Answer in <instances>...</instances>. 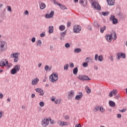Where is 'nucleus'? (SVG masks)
<instances>
[{
  "mask_svg": "<svg viewBox=\"0 0 127 127\" xmlns=\"http://www.w3.org/2000/svg\"><path fill=\"white\" fill-rule=\"evenodd\" d=\"M112 92L113 93L114 96H116V95H117V94H118V91L115 89H114L113 91H112Z\"/></svg>",
  "mask_w": 127,
  "mask_h": 127,
  "instance_id": "c03bdc74",
  "label": "nucleus"
},
{
  "mask_svg": "<svg viewBox=\"0 0 127 127\" xmlns=\"http://www.w3.org/2000/svg\"><path fill=\"white\" fill-rule=\"evenodd\" d=\"M60 30H61V31H63V30H65V26L62 25L60 26Z\"/></svg>",
  "mask_w": 127,
  "mask_h": 127,
  "instance_id": "c756f323",
  "label": "nucleus"
},
{
  "mask_svg": "<svg viewBox=\"0 0 127 127\" xmlns=\"http://www.w3.org/2000/svg\"><path fill=\"white\" fill-rule=\"evenodd\" d=\"M49 68V66H48V65H46L45 66V70H46V71H48Z\"/></svg>",
  "mask_w": 127,
  "mask_h": 127,
  "instance_id": "6e6d98bb",
  "label": "nucleus"
},
{
  "mask_svg": "<svg viewBox=\"0 0 127 127\" xmlns=\"http://www.w3.org/2000/svg\"><path fill=\"white\" fill-rule=\"evenodd\" d=\"M98 54H96L95 56V61H98Z\"/></svg>",
  "mask_w": 127,
  "mask_h": 127,
  "instance_id": "5fc2aeb1",
  "label": "nucleus"
},
{
  "mask_svg": "<svg viewBox=\"0 0 127 127\" xmlns=\"http://www.w3.org/2000/svg\"><path fill=\"white\" fill-rule=\"evenodd\" d=\"M31 41H32V42H33V43H34V42H35V41H36L35 37H33L31 39Z\"/></svg>",
  "mask_w": 127,
  "mask_h": 127,
  "instance_id": "8fccbe9b",
  "label": "nucleus"
},
{
  "mask_svg": "<svg viewBox=\"0 0 127 127\" xmlns=\"http://www.w3.org/2000/svg\"><path fill=\"white\" fill-rule=\"evenodd\" d=\"M54 15V11H52L50 14H46L45 15L46 18H52Z\"/></svg>",
  "mask_w": 127,
  "mask_h": 127,
  "instance_id": "9b49d317",
  "label": "nucleus"
},
{
  "mask_svg": "<svg viewBox=\"0 0 127 127\" xmlns=\"http://www.w3.org/2000/svg\"><path fill=\"white\" fill-rule=\"evenodd\" d=\"M75 127H82V126L80 124H76Z\"/></svg>",
  "mask_w": 127,
  "mask_h": 127,
  "instance_id": "0e129e2a",
  "label": "nucleus"
},
{
  "mask_svg": "<svg viewBox=\"0 0 127 127\" xmlns=\"http://www.w3.org/2000/svg\"><path fill=\"white\" fill-rule=\"evenodd\" d=\"M99 110L101 113H105V109H104V108L100 107Z\"/></svg>",
  "mask_w": 127,
  "mask_h": 127,
  "instance_id": "ea45409f",
  "label": "nucleus"
},
{
  "mask_svg": "<svg viewBox=\"0 0 127 127\" xmlns=\"http://www.w3.org/2000/svg\"><path fill=\"white\" fill-rule=\"evenodd\" d=\"M74 95H75V92H74L73 90H71L69 92H68V99H72V98L74 97Z\"/></svg>",
  "mask_w": 127,
  "mask_h": 127,
  "instance_id": "ddd939ff",
  "label": "nucleus"
},
{
  "mask_svg": "<svg viewBox=\"0 0 127 127\" xmlns=\"http://www.w3.org/2000/svg\"><path fill=\"white\" fill-rule=\"evenodd\" d=\"M38 82H39V79H38L37 77H36L34 79L32 80V85L33 86L37 85V84H38Z\"/></svg>",
  "mask_w": 127,
  "mask_h": 127,
  "instance_id": "f8f14e48",
  "label": "nucleus"
},
{
  "mask_svg": "<svg viewBox=\"0 0 127 127\" xmlns=\"http://www.w3.org/2000/svg\"><path fill=\"white\" fill-rule=\"evenodd\" d=\"M92 5L94 7L96 8V9H98V10H100V9L101 8V6L98 2H94L92 3Z\"/></svg>",
  "mask_w": 127,
  "mask_h": 127,
  "instance_id": "6e6552de",
  "label": "nucleus"
},
{
  "mask_svg": "<svg viewBox=\"0 0 127 127\" xmlns=\"http://www.w3.org/2000/svg\"><path fill=\"white\" fill-rule=\"evenodd\" d=\"M35 91L37 93H39L40 96H43V95H44V91H43V90L41 89V88H36Z\"/></svg>",
  "mask_w": 127,
  "mask_h": 127,
  "instance_id": "9d476101",
  "label": "nucleus"
},
{
  "mask_svg": "<svg viewBox=\"0 0 127 127\" xmlns=\"http://www.w3.org/2000/svg\"><path fill=\"white\" fill-rule=\"evenodd\" d=\"M16 70H15V69L13 68L11 70V74H12L13 75H14V74H16Z\"/></svg>",
  "mask_w": 127,
  "mask_h": 127,
  "instance_id": "72a5a7b5",
  "label": "nucleus"
},
{
  "mask_svg": "<svg viewBox=\"0 0 127 127\" xmlns=\"http://www.w3.org/2000/svg\"><path fill=\"white\" fill-rule=\"evenodd\" d=\"M89 60H91V59H90V58H86V60H85V61L86 62H87V63H89V62H90L89 61Z\"/></svg>",
  "mask_w": 127,
  "mask_h": 127,
  "instance_id": "603ef678",
  "label": "nucleus"
},
{
  "mask_svg": "<svg viewBox=\"0 0 127 127\" xmlns=\"http://www.w3.org/2000/svg\"><path fill=\"white\" fill-rule=\"evenodd\" d=\"M54 28L53 27V26H49V33H53V31Z\"/></svg>",
  "mask_w": 127,
  "mask_h": 127,
  "instance_id": "a211bd4d",
  "label": "nucleus"
},
{
  "mask_svg": "<svg viewBox=\"0 0 127 127\" xmlns=\"http://www.w3.org/2000/svg\"><path fill=\"white\" fill-rule=\"evenodd\" d=\"M54 2L55 4H57V5H59V6L60 5V3L56 2V1H55V0H54Z\"/></svg>",
  "mask_w": 127,
  "mask_h": 127,
  "instance_id": "4d7b16f0",
  "label": "nucleus"
},
{
  "mask_svg": "<svg viewBox=\"0 0 127 127\" xmlns=\"http://www.w3.org/2000/svg\"><path fill=\"white\" fill-rule=\"evenodd\" d=\"M70 67L71 68H73V67H74V64L71 63V64H70Z\"/></svg>",
  "mask_w": 127,
  "mask_h": 127,
  "instance_id": "69168bd1",
  "label": "nucleus"
},
{
  "mask_svg": "<svg viewBox=\"0 0 127 127\" xmlns=\"http://www.w3.org/2000/svg\"><path fill=\"white\" fill-rule=\"evenodd\" d=\"M71 26V22H68L67 24V27H69V26Z\"/></svg>",
  "mask_w": 127,
  "mask_h": 127,
  "instance_id": "bf43d9fd",
  "label": "nucleus"
},
{
  "mask_svg": "<svg viewBox=\"0 0 127 127\" xmlns=\"http://www.w3.org/2000/svg\"><path fill=\"white\" fill-rule=\"evenodd\" d=\"M82 97H83V93H81V95L76 96L75 100H80V99H82Z\"/></svg>",
  "mask_w": 127,
  "mask_h": 127,
  "instance_id": "412c9836",
  "label": "nucleus"
},
{
  "mask_svg": "<svg viewBox=\"0 0 127 127\" xmlns=\"http://www.w3.org/2000/svg\"><path fill=\"white\" fill-rule=\"evenodd\" d=\"M37 46H41L42 45V42L41 40H39L37 42H36Z\"/></svg>",
  "mask_w": 127,
  "mask_h": 127,
  "instance_id": "cd10ccee",
  "label": "nucleus"
},
{
  "mask_svg": "<svg viewBox=\"0 0 127 127\" xmlns=\"http://www.w3.org/2000/svg\"><path fill=\"white\" fill-rule=\"evenodd\" d=\"M40 7L41 9H44V8H45V7H46V5H45V3L42 2V3H41Z\"/></svg>",
  "mask_w": 127,
  "mask_h": 127,
  "instance_id": "4be33fe9",
  "label": "nucleus"
},
{
  "mask_svg": "<svg viewBox=\"0 0 127 127\" xmlns=\"http://www.w3.org/2000/svg\"><path fill=\"white\" fill-rule=\"evenodd\" d=\"M79 2L83 6H86L88 3V1L87 0H79Z\"/></svg>",
  "mask_w": 127,
  "mask_h": 127,
  "instance_id": "4468645a",
  "label": "nucleus"
},
{
  "mask_svg": "<svg viewBox=\"0 0 127 127\" xmlns=\"http://www.w3.org/2000/svg\"><path fill=\"white\" fill-rule=\"evenodd\" d=\"M117 118H118L119 119H121V118H122V115L118 114Z\"/></svg>",
  "mask_w": 127,
  "mask_h": 127,
  "instance_id": "680f3d73",
  "label": "nucleus"
},
{
  "mask_svg": "<svg viewBox=\"0 0 127 127\" xmlns=\"http://www.w3.org/2000/svg\"><path fill=\"white\" fill-rule=\"evenodd\" d=\"M24 14H25V15H29V12H28L27 10H25L24 11Z\"/></svg>",
  "mask_w": 127,
  "mask_h": 127,
  "instance_id": "3c124183",
  "label": "nucleus"
},
{
  "mask_svg": "<svg viewBox=\"0 0 127 127\" xmlns=\"http://www.w3.org/2000/svg\"><path fill=\"white\" fill-rule=\"evenodd\" d=\"M49 123H50L51 125H53L54 124V121L51 120V118H49Z\"/></svg>",
  "mask_w": 127,
  "mask_h": 127,
  "instance_id": "a19ab883",
  "label": "nucleus"
},
{
  "mask_svg": "<svg viewBox=\"0 0 127 127\" xmlns=\"http://www.w3.org/2000/svg\"><path fill=\"white\" fill-rule=\"evenodd\" d=\"M99 109L100 108H99V106H97L94 108L93 111L95 112V113H97V112H98Z\"/></svg>",
  "mask_w": 127,
  "mask_h": 127,
  "instance_id": "c9c22d12",
  "label": "nucleus"
},
{
  "mask_svg": "<svg viewBox=\"0 0 127 127\" xmlns=\"http://www.w3.org/2000/svg\"><path fill=\"white\" fill-rule=\"evenodd\" d=\"M2 116H3V112L2 111H0V119L2 118Z\"/></svg>",
  "mask_w": 127,
  "mask_h": 127,
  "instance_id": "09e8293b",
  "label": "nucleus"
},
{
  "mask_svg": "<svg viewBox=\"0 0 127 127\" xmlns=\"http://www.w3.org/2000/svg\"><path fill=\"white\" fill-rule=\"evenodd\" d=\"M112 35H107L106 39L107 41H108L109 42H111L112 41Z\"/></svg>",
  "mask_w": 127,
  "mask_h": 127,
  "instance_id": "6ab92c4d",
  "label": "nucleus"
},
{
  "mask_svg": "<svg viewBox=\"0 0 127 127\" xmlns=\"http://www.w3.org/2000/svg\"><path fill=\"white\" fill-rule=\"evenodd\" d=\"M0 67H4V66H5V63L3 61H1L0 62Z\"/></svg>",
  "mask_w": 127,
  "mask_h": 127,
  "instance_id": "473e14b6",
  "label": "nucleus"
},
{
  "mask_svg": "<svg viewBox=\"0 0 127 127\" xmlns=\"http://www.w3.org/2000/svg\"><path fill=\"white\" fill-rule=\"evenodd\" d=\"M58 80V75L57 74H52L50 76V81L51 82H52L53 83H54V82H56Z\"/></svg>",
  "mask_w": 127,
  "mask_h": 127,
  "instance_id": "7ed1b4c3",
  "label": "nucleus"
},
{
  "mask_svg": "<svg viewBox=\"0 0 127 127\" xmlns=\"http://www.w3.org/2000/svg\"><path fill=\"white\" fill-rule=\"evenodd\" d=\"M83 67H88V63H83L82 64Z\"/></svg>",
  "mask_w": 127,
  "mask_h": 127,
  "instance_id": "37998d69",
  "label": "nucleus"
},
{
  "mask_svg": "<svg viewBox=\"0 0 127 127\" xmlns=\"http://www.w3.org/2000/svg\"><path fill=\"white\" fill-rule=\"evenodd\" d=\"M68 68H69V65L68 64H65L64 66V70H68Z\"/></svg>",
  "mask_w": 127,
  "mask_h": 127,
  "instance_id": "79ce46f5",
  "label": "nucleus"
},
{
  "mask_svg": "<svg viewBox=\"0 0 127 127\" xmlns=\"http://www.w3.org/2000/svg\"><path fill=\"white\" fill-rule=\"evenodd\" d=\"M81 31V27L79 25H75L73 27V32L75 33H79Z\"/></svg>",
  "mask_w": 127,
  "mask_h": 127,
  "instance_id": "0eeeda50",
  "label": "nucleus"
},
{
  "mask_svg": "<svg viewBox=\"0 0 127 127\" xmlns=\"http://www.w3.org/2000/svg\"><path fill=\"white\" fill-rule=\"evenodd\" d=\"M65 47L66 48H69V47H70V44L68 43H66L65 45Z\"/></svg>",
  "mask_w": 127,
  "mask_h": 127,
  "instance_id": "49530a36",
  "label": "nucleus"
},
{
  "mask_svg": "<svg viewBox=\"0 0 127 127\" xmlns=\"http://www.w3.org/2000/svg\"><path fill=\"white\" fill-rule=\"evenodd\" d=\"M86 92L87 94H90L91 93V89L90 88L88 87L87 90H86Z\"/></svg>",
  "mask_w": 127,
  "mask_h": 127,
  "instance_id": "de8ad7c7",
  "label": "nucleus"
},
{
  "mask_svg": "<svg viewBox=\"0 0 127 127\" xmlns=\"http://www.w3.org/2000/svg\"><path fill=\"white\" fill-rule=\"evenodd\" d=\"M66 34V31L63 32L61 33V40H64V37H65V35Z\"/></svg>",
  "mask_w": 127,
  "mask_h": 127,
  "instance_id": "5701e85b",
  "label": "nucleus"
},
{
  "mask_svg": "<svg viewBox=\"0 0 127 127\" xmlns=\"http://www.w3.org/2000/svg\"><path fill=\"white\" fill-rule=\"evenodd\" d=\"M106 26L101 28L100 32H101V33H103L104 32V31L106 30Z\"/></svg>",
  "mask_w": 127,
  "mask_h": 127,
  "instance_id": "f704fd0d",
  "label": "nucleus"
},
{
  "mask_svg": "<svg viewBox=\"0 0 127 127\" xmlns=\"http://www.w3.org/2000/svg\"><path fill=\"white\" fill-rule=\"evenodd\" d=\"M98 61H100V62H102V61H104V58H103V56L100 55L98 57Z\"/></svg>",
  "mask_w": 127,
  "mask_h": 127,
  "instance_id": "7c9ffc66",
  "label": "nucleus"
},
{
  "mask_svg": "<svg viewBox=\"0 0 127 127\" xmlns=\"http://www.w3.org/2000/svg\"><path fill=\"white\" fill-rule=\"evenodd\" d=\"M94 25L96 28H98V29H100V28L101 27V25L97 22H95L94 23Z\"/></svg>",
  "mask_w": 127,
  "mask_h": 127,
  "instance_id": "aec40b11",
  "label": "nucleus"
},
{
  "mask_svg": "<svg viewBox=\"0 0 127 127\" xmlns=\"http://www.w3.org/2000/svg\"><path fill=\"white\" fill-rule=\"evenodd\" d=\"M61 102V100L60 99H58L55 101V104H57L58 105L60 104Z\"/></svg>",
  "mask_w": 127,
  "mask_h": 127,
  "instance_id": "e433bc0d",
  "label": "nucleus"
},
{
  "mask_svg": "<svg viewBox=\"0 0 127 127\" xmlns=\"http://www.w3.org/2000/svg\"><path fill=\"white\" fill-rule=\"evenodd\" d=\"M109 105L111 108H115L116 107V103L113 101H110L109 102Z\"/></svg>",
  "mask_w": 127,
  "mask_h": 127,
  "instance_id": "dca6fc26",
  "label": "nucleus"
},
{
  "mask_svg": "<svg viewBox=\"0 0 127 127\" xmlns=\"http://www.w3.org/2000/svg\"><path fill=\"white\" fill-rule=\"evenodd\" d=\"M102 14L104 16H107V15H109V14H110V12L109 11L102 12Z\"/></svg>",
  "mask_w": 127,
  "mask_h": 127,
  "instance_id": "c85d7f7f",
  "label": "nucleus"
},
{
  "mask_svg": "<svg viewBox=\"0 0 127 127\" xmlns=\"http://www.w3.org/2000/svg\"><path fill=\"white\" fill-rule=\"evenodd\" d=\"M39 105L41 107H43L45 106V103H44L43 101H42L40 102Z\"/></svg>",
  "mask_w": 127,
  "mask_h": 127,
  "instance_id": "58836bf2",
  "label": "nucleus"
},
{
  "mask_svg": "<svg viewBox=\"0 0 127 127\" xmlns=\"http://www.w3.org/2000/svg\"><path fill=\"white\" fill-rule=\"evenodd\" d=\"M82 51V49L80 48H76L74 50V53H79Z\"/></svg>",
  "mask_w": 127,
  "mask_h": 127,
  "instance_id": "b1692460",
  "label": "nucleus"
},
{
  "mask_svg": "<svg viewBox=\"0 0 127 127\" xmlns=\"http://www.w3.org/2000/svg\"><path fill=\"white\" fill-rule=\"evenodd\" d=\"M109 19L111 21H112L113 24H117L118 22H119V20L114 15H111Z\"/></svg>",
  "mask_w": 127,
  "mask_h": 127,
  "instance_id": "423d86ee",
  "label": "nucleus"
},
{
  "mask_svg": "<svg viewBox=\"0 0 127 127\" xmlns=\"http://www.w3.org/2000/svg\"><path fill=\"white\" fill-rule=\"evenodd\" d=\"M109 59L111 60V61H114V57L112 56L109 57Z\"/></svg>",
  "mask_w": 127,
  "mask_h": 127,
  "instance_id": "864d4df0",
  "label": "nucleus"
},
{
  "mask_svg": "<svg viewBox=\"0 0 127 127\" xmlns=\"http://www.w3.org/2000/svg\"><path fill=\"white\" fill-rule=\"evenodd\" d=\"M3 98V94L0 93V99H2Z\"/></svg>",
  "mask_w": 127,
  "mask_h": 127,
  "instance_id": "e2e57ef3",
  "label": "nucleus"
},
{
  "mask_svg": "<svg viewBox=\"0 0 127 127\" xmlns=\"http://www.w3.org/2000/svg\"><path fill=\"white\" fill-rule=\"evenodd\" d=\"M59 6H60L61 7V9H62L63 10L67 9V8L63 4H60V5H59Z\"/></svg>",
  "mask_w": 127,
  "mask_h": 127,
  "instance_id": "a878e982",
  "label": "nucleus"
},
{
  "mask_svg": "<svg viewBox=\"0 0 127 127\" xmlns=\"http://www.w3.org/2000/svg\"><path fill=\"white\" fill-rule=\"evenodd\" d=\"M41 125L43 127H46L49 125V119L44 118L41 121Z\"/></svg>",
  "mask_w": 127,
  "mask_h": 127,
  "instance_id": "f03ea898",
  "label": "nucleus"
},
{
  "mask_svg": "<svg viewBox=\"0 0 127 127\" xmlns=\"http://www.w3.org/2000/svg\"><path fill=\"white\" fill-rule=\"evenodd\" d=\"M120 112H121V113H125V112H126V111H127V109L126 108H124L122 110H119Z\"/></svg>",
  "mask_w": 127,
  "mask_h": 127,
  "instance_id": "a18cd8bd",
  "label": "nucleus"
},
{
  "mask_svg": "<svg viewBox=\"0 0 127 127\" xmlns=\"http://www.w3.org/2000/svg\"><path fill=\"white\" fill-rule=\"evenodd\" d=\"M14 69H15V70H16V71H17V72H19V70L20 69V65H16L14 66Z\"/></svg>",
  "mask_w": 127,
  "mask_h": 127,
  "instance_id": "393cba45",
  "label": "nucleus"
},
{
  "mask_svg": "<svg viewBox=\"0 0 127 127\" xmlns=\"http://www.w3.org/2000/svg\"><path fill=\"white\" fill-rule=\"evenodd\" d=\"M118 57L117 59L120 60V58H126V54L125 53H119L117 54Z\"/></svg>",
  "mask_w": 127,
  "mask_h": 127,
  "instance_id": "1a4fd4ad",
  "label": "nucleus"
},
{
  "mask_svg": "<svg viewBox=\"0 0 127 127\" xmlns=\"http://www.w3.org/2000/svg\"><path fill=\"white\" fill-rule=\"evenodd\" d=\"M40 36L41 37H44V36H45V33H42L40 34Z\"/></svg>",
  "mask_w": 127,
  "mask_h": 127,
  "instance_id": "13d9d810",
  "label": "nucleus"
},
{
  "mask_svg": "<svg viewBox=\"0 0 127 127\" xmlns=\"http://www.w3.org/2000/svg\"><path fill=\"white\" fill-rule=\"evenodd\" d=\"M88 28L89 30H92V27L91 26H89Z\"/></svg>",
  "mask_w": 127,
  "mask_h": 127,
  "instance_id": "774afa93",
  "label": "nucleus"
},
{
  "mask_svg": "<svg viewBox=\"0 0 127 127\" xmlns=\"http://www.w3.org/2000/svg\"><path fill=\"white\" fill-rule=\"evenodd\" d=\"M18 55H19V53H15L11 55V58H14V62L16 63L18 61V60H19V59L18 58Z\"/></svg>",
  "mask_w": 127,
  "mask_h": 127,
  "instance_id": "39448f33",
  "label": "nucleus"
},
{
  "mask_svg": "<svg viewBox=\"0 0 127 127\" xmlns=\"http://www.w3.org/2000/svg\"><path fill=\"white\" fill-rule=\"evenodd\" d=\"M35 94L34 93L32 94L31 95V98H35Z\"/></svg>",
  "mask_w": 127,
  "mask_h": 127,
  "instance_id": "338daca9",
  "label": "nucleus"
},
{
  "mask_svg": "<svg viewBox=\"0 0 127 127\" xmlns=\"http://www.w3.org/2000/svg\"><path fill=\"white\" fill-rule=\"evenodd\" d=\"M111 35L114 40H116L117 39V34H116V32H115V31H112Z\"/></svg>",
  "mask_w": 127,
  "mask_h": 127,
  "instance_id": "2eb2a0df",
  "label": "nucleus"
},
{
  "mask_svg": "<svg viewBox=\"0 0 127 127\" xmlns=\"http://www.w3.org/2000/svg\"><path fill=\"white\" fill-rule=\"evenodd\" d=\"M60 125L62 127H63L64 126H67V122H62L60 123Z\"/></svg>",
  "mask_w": 127,
  "mask_h": 127,
  "instance_id": "2f4dec72",
  "label": "nucleus"
},
{
  "mask_svg": "<svg viewBox=\"0 0 127 127\" xmlns=\"http://www.w3.org/2000/svg\"><path fill=\"white\" fill-rule=\"evenodd\" d=\"M109 5H114L115 4V0H107Z\"/></svg>",
  "mask_w": 127,
  "mask_h": 127,
  "instance_id": "f3484780",
  "label": "nucleus"
},
{
  "mask_svg": "<svg viewBox=\"0 0 127 127\" xmlns=\"http://www.w3.org/2000/svg\"><path fill=\"white\" fill-rule=\"evenodd\" d=\"M78 79L80 80L81 81H90L91 80V78L86 75H79L78 76Z\"/></svg>",
  "mask_w": 127,
  "mask_h": 127,
  "instance_id": "20e7f679",
  "label": "nucleus"
},
{
  "mask_svg": "<svg viewBox=\"0 0 127 127\" xmlns=\"http://www.w3.org/2000/svg\"><path fill=\"white\" fill-rule=\"evenodd\" d=\"M109 96H110V97H113V91H111L109 93Z\"/></svg>",
  "mask_w": 127,
  "mask_h": 127,
  "instance_id": "052dcab7",
  "label": "nucleus"
},
{
  "mask_svg": "<svg viewBox=\"0 0 127 127\" xmlns=\"http://www.w3.org/2000/svg\"><path fill=\"white\" fill-rule=\"evenodd\" d=\"M7 10L8 11H9L10 12H11L12 11V10H11V7L10 6H7Z\"/></svg>",
  "mask_w": 127,
  "mask_h": 127,
  "instance_id": "4c0bfd02",
  "label": "nucleus"
},
{
  "mask_svg": "<svg viewBox=\"0 0 127 127\" xmlns=\"http://www.w3.org/2000/svg\"><path fill=\"white\" fill-rule=\"evenodd\" d=\"M7 48V45H6V42L2 41L0 42V51L3 52L5 51Z\"/></svg>",
  "mask_w": 127,
  "mask_h": 127,
  "instance_id": "f257e3e1",
  "label": "nucleus"
},
{
  "mask_svg": "<svg viewBox=\"0 0 127 127\" xmlns=\"http://www.w3.org/2000/svg\"><path fill=\"white\" fill-rule=\"evenodd\" d=\"M77 73H78V67H76L73 70V73L74 75H76V74H77Z\"/></svg>",
  "mask_w": 127,
  "mask_h": 127,
  "instance_id": "bb28decb",
  "label": "nucleus"
}]
</instances>
